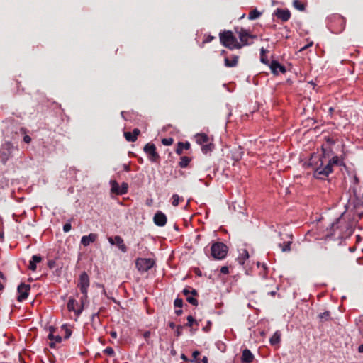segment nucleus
Segmentation results:
<instances>
[{
	"mask_svg": "<svg viewBox=\"0 0 363 363\" xmlns=\"http://www.w3.org/2000/svg\"><path fill=\"white\" fill-rule=\"evenodd\" d=\"M20 133H21V135H24V134H25V130H24V128H20Z\"/></svg>",
	"mask_w": 363,
	"mask_h": 363,
	"instance_id": "nucleus-64",
	"label": "nucleus"
},
{
	"mask_svg": "<svg viewBox=\"0 0 363 363\" xmlns=\"http://www.w3.org/2000/svg\"><path fill=\"white\" fill-rule=\"evenodd\" d=\"M249 257L248 252L246 250H243V252L240 254V257H238V261L240 264H244L245 260Z\"/></svg>",
	"mask_w": 363,
	"mask_h": 363,
	"instance_id": "nucleus-32",
	"label": "nucleus"
},
{
	"mask_svg": "<svg viewBox=\"0 0 363 363\" xmlns=\"http://www.w3.org/2000/svg\"><path fill=\"white\" fill-rule=\"evenodd\" d=\"M183 326L177 325V329L175 330V335L177 337H179L182 335Z\"/></svg>",
	"mask_w": 363,
	"mask_h": 363,
	"instance_id": "nucleus-43",
	"label": "nucleus"
},
{
	"mask_svg": "<svg viewBox=\"0 0 363 363\" xmlns=\"http://www.w3.org/2000/svg\"><path fill=\"white\" fill-rule=\"evenodd\" d=\"M41 261H42V257L40 255H33L29 262V265H28L29 269H30L31 271H33V272L35 271L37 269V266H36L37 263H40Z\"/></svg>",
	"mask_w": 363,
	"mask_h": 363,
	"instance_id": "nucleus-17",
	"label": "nucleus"
},
{
	"mask_svg": "<svg viewBox=\"0 0 363 363\" xmlns=\"http://www.w3.org/2000/svg\"><path fill=\"white\" fill-rule=\"evenodd\" d=\"M182 292H183L184 295L186 296V301L189 303L192 304L194 306H198L197 299L192 296H190V295H189V294H191L193 296H196L198 294V293L196 289H191L190 290V288H185V289H184Z\"/></svg>",
	"mask_w": 363,
	"mask_h": 363,
	"instance_id": "nucleus-10",
	"label": "nucleus"
},
{
	"mask_svg": "<svg viewBox=\"0 0 363 363\" xmlns=\"http://www.w3.org/2000/svg\"><path fill=\"white\" fill-rule=\"evenodd\" d=\"M174 305L177 308H182L183 306V301L182 298H177L174 300Z\"/></svg>",
	"mask_w": 363,
	"mask_h": 363,
	"instance_id": "nucleus-41",
	"label": "nucleus"
},
{
	"mask_svg": "<svg viewBox=\"0 0 363 363\" xmlns=\"http://www.w3.org/2000/svg\"><path fill=\"white\" fill-rule=\"evenodd\" d=\"M30 290V286L29 284H26L24 283L19 284L17 289L18 293L17 300L19 302H22L26 300L28 296Z\"/></svg>",
	"mask_w": 363,
	"mask_h": 363,
	"instance_id": "nucleus-9",
	"label": "nucleus"
},
{
	"mask_svg": "<svg viewBox=\"0 0 363 363\" xmlns=\"http://www.w3.org/2000/svg\"><path fill=\"white\" fill-rule=\"evenodd\" d=\"M183 313V311L182 309H178V310H176L175 311V313L177 315H182Z\"/></svg>",
	"mask_w": 363,
	"mask_h": 363,
	"instance_id": "nucleus-57",
	"label": "nucleus"
},
{
	"mask_svg": "<svg viewBox=\"0 0 363 363\" xmlns=\"http://www.w3.org/2000/svg\"><path fill=\"white\" fill-rule=\"evenodd\" d=\"M220 272L224 274H228L229 273V269L227 266H223L220 269Z\"/></svg>",
	"mask_w": 363,
	"mask_h": 363,
	"instance_id": "nucleus-46",
	"label": "nucleus"
},
{
	"mask_svg": "<svg viewBox=\"0 0 363 363\" xmlns=\"http://www.w3.org/2000/svg\"><path fill=\"white\" fill-rule=\"evenodd\" d=\"M18 155H20V151L18 147L9 141H6L0 147V162L4 164Z\"/></svg>",
	"mask_w": 363,
	"mask_h": 363,
	"instance_id": "nucleus-2",
	"label": "nucleus"
},
{
	"mask_svg": "<svg viewBox=\"0 0 363 363\" xmlns=\"http://www.w3.org/2000/svg\"><path fill=\"white\" fill-rule=\"evenodd\" d=\"M242 155H243V151L240 146H239L238 148L235 149L232 152V158L235 161H239L240 160H241Z\"/></svg>",
	"mask_w": 363,
	"mask_h": 363,
	"instance_id": "nucleus-23",
	"label": "nucleus"
},
{
	"mask_svg": "<svg viewBox=\"0 0 363 363\" xmlns=\"http://www.w3.org/2000/svg\"><path fill=\"white\" fill-rule=\"evenodd\" d=\"M108 240L109 242V243L112 245H115V242H116V240H114V238H111V237H109L108 238Z\"/></svg>",
	"mask_w": 363,
	"mask_h": 363,
	"instance_id": "nucleus-53",
	"label": "nucleus"
},
{
	"mask_svg": "<svg viewBox=\"0 0 363 363\" xmlns=\"http://www.w3.org/2000/svg\"><path fill=\"white\" fill-rule=\"evenodd\" d=\"M23 141L26 143H29L31 141V138L29 135H24L23 136Z\"/></svg>",
	"mask_w": 363,
	"mask_h": 363,
	"instance_id": "nucleus-49",
	"label": "nucleus"
},
{
	"mask_svg": "<svg viewBox=\"0 0 363 363\" xmlns=\"http://www.w3.org/2000/svg\"><path fill=\"white\" fill-rule=\"evenodd\" d=\"M338 162H339V158L337 156H334L331 159L327 160H326V163H330V167L333 168V164H338Z\"/></svg>",
	"mask_w": 363,
	"mask_h": 363,
	"instance_id": "nucleus-36",
	"label": "nucleus"
},
{
	"mask_svg": "<svg viewBox=\"0 0 363 363\" xmlns=\"http://www.w3.org/2000/svg\"><path fill=\"white\" fill-rule=\"evenodd\" d=\"M228 251V247L220 242L213 243L211 247V255L212 257L218 260L224 259L227 255Z\"/></svg>",
	"mask_w": 363,
	"mask_h": 363,
	"instance_id": "nucleus-4",
	"label": "nucleus"
},
{
	"mask_svg": "<svg viewBox=\"0 0 363 363\" xmlns=\"http://www.w3.org/2000/svg\"><path fill=\"white\" fill-rule=\"evenodd\" d=\"M114 240H116L115 245H116L123 252H127V247L124 244L123 240L121 236L116 235L114 237Z\"/></svg>",
	"mask_w": 363,
	"mask_h": 363,
	"instance_id": "nucleus-21",
	"label": "nucleus"
},
{
	"mask_svg": "<svg viewBox=\"0 0 363 363\" xmlns=\"http://www.w3.org/2000/svg\"><path fill=\"white\" fill-rule=\"evenodd\" d=\"M128 185L125 182H123L121 186L119 188V191H118V195H123L127 193Z\"/></svg>",
	"mask_w": 363,
	"mask_h": 363,
	"instance_id": "nucleus-34",
	"label": "nucleus"
},
{
	"mask_svg": "<svg viewBox=\"0 0 363 363\" xmlns=\"http://www.w3.org/2000/svg\"><path fill=\"white\" fill-rule=\"evenodd\" d=\"M273 15L284 22L287 21L291 17V13L288 9H283L279 8H277L274 11Z\"/></svg>",
	"mask_w": 363,
	"mask_h": 363,
	"instance_id": "nucleus-11",
	"label": "nucleus"
},
{
	"mask_svg": "<svg viewBox=\"0 0 363 363\" xmlns=\"http://www.w3.org/2000/svg\"><path fill=\"white\" fill-rule=\"evenodd\" d=\"M110 335H111V336L113 338H116L117 337V333H116V331H114V330L111 331Z\"/></svg>",
	"mask_w": 363,
	"mask_h": 363,
	"instance_id": "nucleus-54",
	"label": "nucleus"
},
{
	"mask_svg": "<svg viewBox=\"0 0 363 363\" xmlns=\"http://www.w3.org/2000/svg\"><path fill=\"white\" fill-rule=\"evenodd\" d=\"M235 31L238 35V38L240 40V43L242 45V47L243 45H248L252 44L253 43V39L257 38L256 35L250 34L247 30L242 28H236Z\"/></svg>",
	"mask_w": 363,
	"mask_h": 363,
	"instance_id": "nucleus-5",
	"label": "nucleus"
},
{
	"mask_svg": "<svg viewBox=\"0 0 363 363\" xmlns=\"http://www.w3.org/2000/svg\"><path fill=\"white\" fill-rule=\"evenodd\" d=\"M358 352L360 353H363V344L360 345L358 347Z\"/></svg>",
	"mask_w": 363,
	"mask_h": 363,
	"instance_id": "nucleus-60",
	"label": "nucleus"
},
{
	"mask_svg": "<svg viewBox=\"0 0 363 363\" xmlns=\"http://www.w3.org/2000/svg\"><path fill=\"white\" fill-rule=\"evenodd\" d=\"M333 18H334L335 20H337V21H343V18L340 15L334 16Z\"/></svg>",
	"mask_w": 363,
	"mask_h": 363,
	"instance_id": "nucleus-55",
	"label": "nucleus"
},
{
	"mask_svg": "<svg viewBox=\"0 0 363 363\" xmlns=\"http://www.w3.org/2000/svg\"><path fill=\"white\" fill-rule=\"evenodd\" d=\"M323 156L313 155L310 159V165L315 164L313 176L318 179H325L333 172L330 163H326V150L322 147Z\"/></svg>",
	"mask_w": 363,
	"mask_h": 363,
	"instance_id": "nucleus-1",
	"label": "nucleus"
},
{
	"mask_svg": "<svg viewBox=\"0 0 363 363\" xmlns=\"http://www.w3.org/2000/svg\"><path fill=\"white\" fill-rule=\"evenodd\" d=\"M155 261L150 258H138L135 260V267L140 272H146L155 265Z\"/></svg>",
	"mask_w": 363,
	"mask_h": 363,
	"instance_id": "nucleus-6",
	"label": "nucleus"
},
{
	"mask_svg": "<svg viewBox=\"0 0 363 363\" xmlns=\"http://www.w3.org/2000/svg\"><path fill=\"white\" fill-rule=\"evenodd\" d=\"M213 149V145L208 142V143L202 145L201 150L202 152L205 154L211 152Z\"/></svg>",
	"mask_w": 363,
	"mask_h": 363,
	"instance_id": "nucleus-30",
	"label": "nucleus"
},
{
	"mask_svg": "<svg viewBox=\"0 0 363 363\" xmlns=\"http://www.w3.org/2000/svg\"><path fill=\"white\" fill-rule=\"evenodd\" d=\"M144 152L147 155L149 160L152 162H157L160 160V155L156 151V147L153 143H147L143 147Z\"/></svg>",
	"mask_w": 363,
	"mask_h": 363,
	"instance_id": "nucleus-7",
	"label": "nucleus"
},
{
	"mask_svg": "<svg viewBox=\"0 0 363 363\" xmlns=\"http://www.w3.org/2000/svg\"><path fill=\"white\" fill-rule=\"evenodd\" d=\"M104 352L105 354H106L107 355H109V356H113L115 354L113 349L112 347H106L104 350Z\"/></svg>",
	"mask_w": 363,
	"mask_h": 363,
	"instance_id": "nucleus-42",
	"label": "nucleus"
},
{
	"mask_svg": "<svg viewBox=\"0 0 363 363\" xmlns=\"http://www.w3.org/2000/svg\"><path fill=\"white\" fill-rule=\"evenodd\" d=\"M173 142H174V140L172 138H163L162 140V143L166 146L172 145L173 143Z\"/></svg>",
	"mask_w": 363,
	"mask_h": 363,
	"instance_id": "nucleus-40",
	"label": "nucleus"
},
{
	"mask_svg": "<svg viewBox=\"0 0 363 363\" xmlns=\"http://www.w3.org/2000/svg\"><path fill=\"white\" fill-rule=\"evenodd\" d=\"M71 228L72 226L70 223H65L63 226V230L64 232L67 233L71 230Z\"/></svg>",
	"mask_w": 363,
	"mask_h": 363,
	"instance_id": "nucleus-45",
	"label": "nucleus"
},
{
	"mask_svg": "<svg viewBox=\"0 0 363 363\" xmlns=\"http://www.w3.org/2000/svg\"><path fill=\"white\" fill-rule=\"evenodd\" d=\"M219 35L220 42L225 47L230 50L235 48L240 49L242 48V45L238 42L237 38L231 31L228 30L220 33Z\"/></svg>",
	"mask_w": 363,
	"mask_h": 363,
	"instance_id": "nucleus-3",
	"label": "nucleus"
},
{
	"mask_svg": "<svg viewBox=\"0 0 363 363\" xmlns=\"http://www.w3.org/2000/svg\"><path fill=\"white\" fill-rule=\"evenodd\" d=\"M55 264V262L54 261H49L48 262V266L50 268H52Z\"/></svg>",
	"mask_w": 363,
	"mask_h": 363,
	"instance_id": "nucleus-61",
	"label": "nucleus"
},
{
	"mask_svg": "<svg viewBox=\"0 0 363 363\" xmlns=\"http://www.w3.org/2000/svg\"><path fill=\"white\" fill-rule=\"evenodd\" d=\"M190 148V143L189 142H186L185 143L182 142H179L177 143V147L176 148V153L178 155H182L183 153L184 150H189Z\"/></svg>",
	"mask_w": 363,
	"mask_h": 363,
	"instance_id": "nucleus-22",
	"label": "nucleus"
},
{
	"mask_svg": "<svg viewBox=\"0 0 363 363\" xmlns=\"http://www.w3.org/2000/svg\"><path fill=\"white\" fill-rule=\"evenodd\" d=\"M62 328L65 330V338L68 339L72 334V331L67 327L66 325H63L62 326Z\"/></svg>",
	"mask_w": 363,
	"mask_h": 363,
	"instance_id": "nucleus-39",
	"label": "nucleus"
},
{
	"mask_svg": "<svg viewBox=\"0 0 363 363\" xmlns=\"http://www.w3.org/2000/svg\"><path fill=\"white\" fill-rule=\"evenodd\" d=\"M83 294V296L80 298V301H81V305L82 306H81V308H79L77 310V311H76V314L77 315H79L82 313V310L84 308V306L88 303V295H87V294Z\"/></svg>",
	"mask_w": 363,
	"mask_h": 363,
	"instance_id": "nucleus-26",
	"label": "nucleus"
},
{
	"mask_svg": "<svg viewBox=\"0 0 363 363\" xmlns=\"http://www.w3.org/2000/svg\"><path fill=\"white\" fill-rule=\"evenodd\" d=\"M213 38V36L208 35L206 39L203 40V44L210 43Z\"/></svg>",
	"mask_w": 363,
	"mask_h": 363,
	"instance_id": "nucleus-48",
	"label": "nucleus"
},
{
	"mask_svg": "<svg viewBox=\"0 0 363 363\" xmlns=\"http://www.w3.org/2000/svg\"><path fill=\"white\" fill-rule=\"evenodd\" d=\"M270 69L274 74H278L279 72L284 73L286 68L284 66L280 65L277 61L273 60L270 65Z\"/></svg>",
	"mask_w": 363,
	"mask_h": 363,
	"instance_id": "nucleus-13",
	"label": "nucleus"
},
{
	"mask_svg": "<svg viewBox=\"0 0 363 363\" xmlns=\"http://www.w3.org/2000/svg\"><path fill=\"white\" fill-rule=\"evenodd\" d=\"M123 169L126 172H129L130 171L129 165H128L126 164H123Z\"/></svg>",
	"mask_w": 363,
	"mask_h": 363,
	"instance_id": "nucleus-56",
	"label": "nucleus"
},
{
	"mask_svg": "<svg viewBox=\"0 0 363 363\" xmlns=\"http://www.w3.org/2000/svg\"><path fill=\"white\" fill-rule=\"evenodd\" d=\"M169 326L172 329H174V328H177L176 325H175L173 322H169Z\"/></svg>",
	"mask_w": 363,
	"mask_h": 363,
	"instance_id": "nucleus-58",
	"label": "nucleus"
},
{
	"mask_svg": "<svg viewBox=\"0 0 363 363\" xmlns=\"http://www.w3.org/2000/svg\"><path fill=\"white\" fill-rule=\"evenodd\" d=\"M172 199V204L174 206H177L179 205V199H180L179 196L178 194H173Z\"/></svg>",
	"mask_w": 363,
	"mask_h": 363,
	"instance_id": "nucleus-38",
	"label": "nucleus"
},
{
	"mask_svg": "<svg viewBox=\"0 0 363 363\" xmlns=\"http://www.w3.org/2000/svg\"><path fill=\"white\" fill-rule=\"evenodd\" d=\"M191 161V158L187 156H183L181 157V160L179 162V166L182 168H185L188 166Z\"/></svg>",
	"mask_w": 363,
	"mask_h": 363,
	"instance_id": "nucleus-28",
	"label": "nucleus"
},
{
	"mask_svg": "<svg viewBox=\"0 0 363 363\" xmlns=\"http://www.w3.org/2000/svg\"><path fill=\"white\" fill-rule=\"evenodd\" d=\"M196 141L199 145H203L209 142L208 136L205 133H197L195 135Z\"/></svg>",
	"mask_w": 363,
	"mask_h": 363,
	"instance_id": "nucleus-19",
	"label": "nucleus"
},
{
	"mask_svg": "<svg viewBox=\"0 0 363 363\" xmlns=\"http://www.w3.org/2000/svg\"><path fill=\"white\" fill-rule=\"evenodd\" d=\"M340 220V218H338L336 220V222L333 223L331 225V228L333 231H335V229L338 228V223Z\"/></svg>",
	"mask_w": 363,
	"mask_h": 363,
	"instance_id": "nucleus-44",
	"label": "nucleus"
},
{
	"mask_svg": "<svg viewBox=\"0 0 363 363\" xmlns=\"http://www.w3.org/2000/svg\"><path fill=\"white\" fill-rule=\"evenodd\" d=\"M290 238V240L284 242L283 244L279 243V247L284 252H289L291 250V244L292 243V235H288Z\"/></svg>",
	"mask_w": 363,
	"mask_h": 363,
	"instance_id": "nucleus-24",
	"label": "nucleus"
},
{
	"mask_svg": "<svg viewBox=\"0 0 363 363\" xmlns=\"http://www.w3.org/2000/svg\"><path fill=\"white\" fill-rule=\"evenodd\" d=\"M194 323H196L198 325L197 321L193 318L191 315H189L187 317V323L186 324V326L191 327Z\"/></svg>",
	"mask_w": 363,
	"mask_h": 363,
	"instance_id": "nucleus-37",
	"label": "nucleus"
},
{
	"mask_svg": "<svg viewBox=\"0 0 363 363\" xmlns=\"http://www.w3.org/2000/svg\"><path fill=\"white\" fill-rule=\"evenodd\" d=\"M153 220L156 225L163 227L166 225L167 219L166 215L159 211L155 214Z\"/></svg>",
	"mask_w": 363,
	"mask_h": 363,
	"instance_id": "nucleus-12",
	"label": "nucleus"
},
{
	"mask_svg": "<svg viewBox=\"0 0 363 363\" xmlns=\"http://www.w3.org/2000/svg\"><path fill=\"white\" fill-rule=\"evenodd\" d=\"M293 6L296 9L300 11H304L306 9V4L299 0H294Z\"/></svg>",
	"mask_w": 363,
	"mask_h": 363,
	"instance_id": "nucleus-27",
	"label": "nucleus"
},
{
	"mask_svg": "<svg viewBox=\"0 0 363 363\" xmlns=\"http://www.w3.org/2000/svg\"><path fill=\"white\" fill-rule=\"evenodd\" d=\"M281 340V333L279 331H276L272 337L269 339V342L272 345L278 344Z\"/></svg>",
	"mask_w": 363,
	"mask_h": 363,
	"instance_id": "nucleus-25",
	"label": "nucleus"
},
{
	"mask_svg": "<svg viewBox=\"0 0 363 363\" xmlns=\"http://www.w3.org/2000/svg\"><path fill=\"white\" fill-rule=\"evenodd\" d=\"M313 42H311V43H308L307 45H306L305 46H303V48H301L300 49V51L305 50H306V49H307L308 48H309V47L312 46V45H313Z\"/></svg>",
	"mask_w": 363,
	"mask_h": 363,
	"instance_id": "nucleus-50",
	"label": "nucleus"
},
{
	"mask_svg": "<svg viewBox=\"0 0 363 363\" xmlns=\"http://www.w3.org/2000/svg\"><path fill=\"white\" fill-rule=\"evenodd\" d=\"M266 52H267L266 50L264 48H262L260 50L261 57H263Z\"/></svg>",
	"mask_w": 363,
	"mask_h": 363,
	"instance_id": "nucleus-59",
	"label": "nucleus"
},
{
	"mask_svg": "<svg viewBox=\"0 0 363 363\" xmlns=\"http://www.w3.org/2000/svg\"><path fill=\"white\" fill-rule=\"evenodd\" d=\"M260 60L264 64H266V65L269 64V60L266 57H264V56L261 57Z\"/></svg>",
	"mask_w": 363,
	"mask_h": 363,
	"instance_id": "nucleus-51",
	"label": "nucleus"
},
{
	"mask_svg": "<svg viewBox=\"0 0 363 363\" xmlns=\"http://www.w3.org/2000/svg\"><path fill=\"white\" fill-rule=\"evenodd\" d=\"M262 15V13L257 11V9H254L250 12L248 18L250 20H255L259 18Z\"/></svg>",
	"mask_w": 363,
	"mask_h": 363,
	"instance_id": "nucleus-29",
	"label": "nucleus"
},
{
	"mask_svg": "<svg viewBox=\"0 0 363 363\" xmlns=\"http://www.w3.org/2000/svg\"><path fill=\"white\" fill-rule=\"evenodd\" d=\"M140 130L137 128H135L133 133L130 132H125L124 136L125 139L129 142H134L137 140L138 135L140 134Z\"/></svg>",
	"mask_w": 363,
	"mask_h": 363,
	"instance_id": "nucleus-18",
	"label": "nucleus"
},
{
	"mask_svg": "<svg viewBox=\"0 0 363 363\" xmlns=\"http://www.w3.org/2000/svg\"><path fill=\"white\" fill-rule=\"evenodd\" d=\"M98 235L95 233H90L88 235H84L82 237L81 243L84 246H89L91 243L96 241Z\"/></svg>",
	"mask_w": 363,
	"mask_h": 363,
	"instance_id": "nucleus-14",
	"label": "nucleus"
},
{
	"mask_svg": "<svg viewBox=\"0 0 363 363\" xmlns=\"http://www.w3.org/2000/svg\"><path fill=\"white\" fill-rule=\"evenodd\" d=\"M238 56L233 55L230 60L228 57H225L224 60L225 66L228 67H234L238 65Z\"/></svg>",
	"mask_w": 363,
	"mask_h": 363,
	"instance_id": "nucleus-20",
	"label": "nucleus"
},
{
	"mask_svg": "<svg viewBox=\"0 0 363 363\" xmlns=\"http://www.w3.org/2000/svg\"><path fill=\"white\" fill-rule=\"evenodd\" d=\"M78 286L82 294H88V288L89 286V278L88 274L84 272L79 279Z\"/></svg>",
	"mask_w": 363,
	"mask_h": 363,
	"instance_id": "nucleus-8",
	"label": "nucleus"
},
{
	"mask_svg": "<svg viewBox=\"0 0 363 363\" xmlns=\"http://www.w3.org/2000/svg\"><path fill=\"white\" fill-rule=\"evenodd\" d=\"M319 318L322 322H325L330 320V313L329 311H325L323 313H321L318 315Z\"/></svg>",
	"mask_w": 363,
	"mask_h": 363,
	"instance_id": "nucleus-31",
	"label": "nucleus"
},
{
	"mask_svg": "<svg viewBox=\"0 0 363 363\" xmlns=\"http://www.w3.org/2000/svg\"><path fill=\"white\" fill-rule=\"evenodd\" d=\"M150 336V331H145V332L143 333V337H144V338L145 339V340H146V342H147V343H149V340H148V339H149Z\"/></svg>",
	"mask_w": 363,
	"mask_h": 363,
	"instance_id": "nucleus-47",
	"label": "nucleus"
},
{
	"mask_svg": "<svg viewBox=\"0 0 363 363\" xmlns=\"http://www.w3.org/2000/svg\"><path fill=\"white\" fill-rule=\"evenodd\" d=\"M200 354V352L197 350L194 351L192 354L193 358L196 359L197 357Z\"/></svg>",
	"mask_w": 363,
	"mask_h": 363,
	"instance_id": "nucleus-52",
	"label": "nucleus"
},
{
	"mask_svg": "<svg viewBox=\"0 0 363 363\" xmlns=\"http://www.w3.org/2000/svg\"><path fill=\"white\" fill-rule=\"evenodd\" d=\"M110 184L111 186V191L113 193L118 194V191H119L120 186H119L118 184L117 183V182L115 180H111Z\"/></svg>",
	"mask_w": 363,
	"mask_h": 363,
	"instance_id": "nucleus-33",
	"label": "nucleus"
},
{
	"mask_svg": "<svg viewBox=\"0 0 363 363\" xmlns=\"http://www.w3.org/2000/svg\"><path fill=\"white\" fill-rule=\"evenodd\" d=\"M53 331H54V328L52 327H50V333L48 334V339L50 340L55 341V342H51L50 343V347H54L55 342H60L62 341L61 336H60V335H53Z\"/></svg>",
	"mask_w": 363,
	"mask_h": 363,
	"instance_id": "nucleus-16",
	"label": "nucleus"
},
{
	"mask_svg": "<svg viewBox=\"0 0 363 363\" xmlns=\"http://www.w3.org/2000/svg\"><path fill=\"white\" fill-rule=\"evenodd\" d=\"M201 361L203 363H208V358L206 357H203Z\"/></svg>",
	"mask_w": 363,
	"mask_h": 363,
	"instance_id": "nucleus-62",
	"label": "nucleus"
},
{
	"mask_svg": "<svg viewBox=\"0 0 363 363\" xmlns=\"http://www.w3.org/2000/svg\"><path fill=\"white\" fill-rule=\"evenodd\" d=\"M254 358V354L249 349L243 350L241 357L242 363H251Z\"/></svg>",
	"mask_w": 363,
	"mask_h": 363,
	"instance_id": "nucleus-15",
	"label": "nucleus"
},
{
	"mask_svg": "<svg viewBox=\"0 0 363 363\" xmlns=\"http://www.w3.org/2000/svg\"><path fill=\"white\" fill-rule=\"evenodd\" d=\"M327 141H328V143L329 144H334V143H335V141H334L333 139H331V138H328V139L327 140Z\"/></svg>",
	"mask_w": 363,
	"mask_h": 363,
	"instance_id": "nucleus-63",
	"label": "nucleus"
},
{
	"mask_svg": "<svg viewBox=\"0 0 363 363\" xmlns=\"http://www.w3.org/2000/svg\"><path fill=\"white\" fill-rule=\"evenodd\" d=\"M77 304V302L74 299H69L67 303V308L69 311H73L76 313L75 306Z\"/></svg>",
	"mask_w": 363,
	"mask_h": 363,
	"instance_id": "nucleus-35",
	"label": "nucleus"
}]
</instances>
